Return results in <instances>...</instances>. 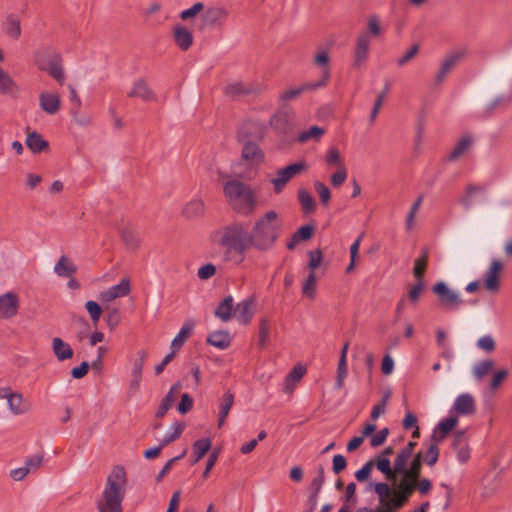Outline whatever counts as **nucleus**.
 Listing matches in <instances>:
<instances>
[{
    "mask_svg": "<svg viewBox=\"0 0 512 512\" xmlns=\"http://www.w3.org/2000/svg\"><path fill=\"white\" fill-rule=\"evenodd\" d=\"M176 386H173L169 393L166 395L165 399L163 400L162 404L159 407V415H164L173 405L175 401L174 391Z\"/></svg>",
    "mask_w": 512,
    "mask_h": 512,
    "instance_id": "nucleus-41",
    "label": "nucleus"
},
{
    "mask_svg": "<svg viewBox=\"0 0 512 512\" xmlns=\"http://www.w3.org/2000/svg\"><path fill=\"white\" fill-rule=\"evenodd\" d=\"M419 50H420L419 45H413L412 47H410L408 49V51L406 53H404L402 55V57L400 58V62L406 63V62L413 61L415 59V56L418 54Z\"/></svg>",
    "mask_w": 512,
    "mask_h": 512,
    "instance_id": "nucleus-56",
    "label": "nucleus"
},
{
    "mask_svg": "<svg viewBox=\"0 0 512 512\" xmlns=\"http://www.w3.org/2000/svg\"><path fill=\"white\" fill-rule=\"evenodd\" d=\"M424 284L422 280H419L409 291V298L412 302H416L423 290Z\"/></svg>",
    "mask_w": 512,
    "mask_h": 512,
    "instance_id": "nucleus-58",
    "label": "nucleus"
},
{
    "mask_svg": "<svg viewBox=\"0 0 512 512\" xmlns=\"http://www.w3.org/2000/svg\"><path fill=\"white\" fill-rule=\"evenodd\" d=\"M433 292L437 295L440 303L445 306H457L460 302L459 294L444 282L435 284Z\"/></svg>",
    "mask_w": 512,
    "mask_h": 512,
    "instance_id": "nucleus-14",
    "label": "nucleus"
},
{
    "mask_svg": "<svg viewBox=\"0 0 512 512\" xmlns=\"http://www.w3.org/2000/svg\"><path fill=\"white\" fill-rule=\"evenodd\" d=\"M503 269V265L499 260H494L485 275L484 286L490 293L498 291L500 286V275Z\"/></svg>",
    "mask_w": 512,
    "mask_h": 512,
    "instance_id": "nucleus-16",
    "label": "nucleus"
},
{
    "mask_svg": "<svg viewBox=\"0 0 512 512\" xmlns=\"http://www.w3.org/2000/svg\"><path fill=\"white\" fill-rule=\"evenodd\" d=\"M472 50L466 45H458L450 48L443 59V64H456L459 62L472 61Z\"/></svg>",
    "mask_w": 512,
    "mask_h": 512,
    "instance_id": "nucleus-15",
    "label": "nucleus"
},
{
    "mask_svg": "<svg viewBox=\"0 0 512 512\" xmlns=\"http://www.w3.org/2000/svg\"><path fill=\"white\" fill-rule=\"evenodd\" d=\"M3 29L10 39H19L22 32L20 18L15 14L7 15L4 20Z\"/></svg>",
    "mask_w": 512,
    "mask_h": 512,
    "instance_id": "nucleus-20",
    "label": "nucleus"
},
{
    "mask_svg": "<svg viewBox=\"0 0 512 512\" xmlns=\"http://www.w3.org/2000/svg\"><path fill=\"white\" fill-rule=\"evenodd\" d=\"M11 85H12L11 79L0 68V87L2 89H8Z\"/></svg>",
    "mask_w": 512,
    "mask_h": 512,
    "instance_id": "nucleus-63",
    "label": "nucleus"
},
{
    "mask_svg": "<svg viewBox=\"0 0 512 512\" xmlns=\"http://www.w3.org/2000/svg\"><path fill=\"white\" fill-rule=\"evenodd\" d=\"M393 449L391 447L386 448L376 457L368 461L362 469L356 472V479L360 482L366 481L374 468L385 475L386 479L391 482V485L398 479L392 470Z\"/></svg>",
    "mask_w": 512,
    "mask_h": 512,
    "instance_id": "nucleus-4",
    "label": "nucleus"
},
{
    "mask_svg": "<svg viewBox=\"0 0 512 512\" xmlns=\"http://www.w3.org/2000/svg\"><path fill=\"white\" fill-rule=\"evenodd\" d=\"M315 282L316 277L314 273H310L307 279L305 280V283L303 284L302 292L304 295L308 297H312L314 295L315 290Z\"/></svg>",
    "mask_w": 512,
    "mask_h": 512,
    "instance_id": "nucleus-45",
    "label": "nucleus"
},
{
    "mask_svg": "<svg viewBox=\"0 0 512 512\" xmlns=\"http://www.w3.org/2000/svg\"><path fill=\"white\" fill-rule=\"evenodd\" d=\"M387 435H388V429L387 428L382 429L381 431H379L376 435H374L371 438V445L374 447L381 445L382 443H384Z\"/></svg>",
    "mask_w": 512,
    "mask_h": 512,
    "instance_id": "nucleus-59",
    "label": "nucleus"
},
{
    "mask_svg": "<svg viewBox=\"0 0 512 512\" xmlns=\"http://www.w3.org/2000/svg\"><path fill=\"white\" fill-rule=\"evenodd\" d=\"M477 345L482 351L491 353L496 348V341L492 336L484 335L478 339Z\"/></svg>",
    "mask_w": 512,
    "mask_h": 512,
    "instance_id": "nucleus-36",
    "label": "nucleus"
},
{
    "mask_svg": "<svg viewBox=\"0 0 512 512\" xmlns=\"http://www.w3.org/2000/svg\"><path fill=\"white\" fill-rule=\"evenodd\" d=\"M493 368V362L491 360H484L474 366L473 374L477 379L483 378Z\"/></svg>",
    "mask_w": 512,
    "mask_h": 512,
    "instance_id": "nucleus-37",
    "label": "nucleus"
},
{
    "mask_svg": "<svg viewBox=\"0 0 512 512\" xmlns=\"http://www.w3.org/2000/svg\"><path fill=\"white\" fill-rule=\"evenodd\" d=\"M346 352L347 345L342 350V355L338 365V384L342 385L346 376Z\"/></svg>",
    "mask_w": 512,
    "mask_h": 512,
    "instance_id": "nucleus-42",
    "label": "nucleus"
},
{
    "mask_svg": "<svg viewBox=\"0 0 512 512\" xmlns=\"http://www.w3.org/2000/svg\"><path fill=\"white\" fill-rule=\"evenodd\" d=\"M458 422L457 417H449L444 421L440 422L437 430L439 432V439H443L448 433H450L456 427Z\"/></svg>",
    "mask_w": 512,
    "mask_h": 512,
    "instance_id": "nucleus-32",
    "label": "nucleus"
},
{
    "mask_svg": "<svg viewBox=\"0 0 512 512\" xmlns=\"http://www.w3.org/2000/svg\"><path fill=\"white\" fill-rule=\"evenodd\" d=\"M427 259L425 256L420 257L416 260L415 266H414V275L419 280H422V277L424 275L425 269H426Z\"/></svg>",
    "mask_w": 512,
    "mask_h": 512,
    "instance_id": "nucleus-48",
    "label": "nucleus"
},
{
    "mask_svg": "<svg viewBox=\"0 0 512 512\" xmlns=\"http://www.w3.org/2000/svg\"><path fill=\"white\" fill-rule=\"evenodd\" d=\"M324 134V129L319 126H312L298 135V141L304 143L309 139H319Z\"/></svg>",
    "mask_w": 512,
    "mask_h": 512,
    "instance_id": "nucleus-30",
    "label": "nucleus"
},
{
    "mask_svg": "<svg viewBox=\"0 0 512 512\" xmlns=\"http://www.w3.org/2000/svg\"><path fill=\"white\" fill-rule=\"evenodd\" d=\"M508 371L506 369H499L493 373V376L490 380V389L492 391H496L502 382L507 378Z\"/></svg>",
    "mask_w": 512,
    "mask_h": 512,
    "instance_id": "nucleus-38",
    "label": "nucleus"
},
{
    "mask_svg": "<svg viewBox=\"0 0 512 512\" xmlns=\"http://www.w3.org/2000/svg\"><path fill=\"white\" fill-rule=\"evenodd\" d=\"M220 243L226 250L241 255L251 248L254 237L242 226L234 225L224 230Z\"/></svg>",
    "mask_w": 512,
    "mask_h": 512,
    "instance_id": "nucleus-3",
    "label": "nucleus"
},
{
    "mask_svg": "<svg viewBox=\"0 0 512 512\" xmlns=\"http://www.w3.org/2000/svg\"><path fill=\"white\" fill-rule=\"evenodd\" d=\"M172 40L181 51H187L194 43L193 31L182 23H175L171 27Z\"/></svg>",
    "mask_w": 512,
    "mask_h": 512,
    "instance_id": "nucleus-10",
    "label": "nucleus"
},
{
    "mask_svg": "<svg viewBox=\"0 0 512 512\" xmlns=\"http://www.w3.org/2000/svg\"><path fill=\"white\" fill-rule=\"evenodd\" d=\"M228 17V10L222 6H209L202 16L203 21L211 26L220 25Z\"/></svg>",
    "mask_w": 512,
    "mask_h": 512,
    "instance_id": "nucleus-18",
    "label": "nucleus"
},
{
    "mask_svg": "<svg viewBox=\"0 0 512 512\" xmlns=\"http://www.w3.org/2000/svg\"><path fill=\"white\" fill-rule=\"evenodd\" d=\"M251 306V299L236 303L232 296H227L216 307L215 316L223 322H228L232 319L234 313L239 311L242 321L248 323L250 320Z\"/></svg>",
    "mask_w": 512,
    "mask_h": 512,
    "instance_id": "nucleus-5",
    "label": "nucleus"
},
{
    "mask_svg": "<svg viewBox=\"0 0 512 512\" xmlns=\"http://www.w3.org/2000/svg\"><path fill=\"white\" fill-rule=\"evenodd\" d=\"M223 195L231 201H242L249 210H254L258 205L256 190L237 178H230L223 183Z\"/></svg>",
    "mask_w": 512,
    "mask_h": 512,
    "instance_id": "nucleus-2",
    "label": "nucleus"
},
{
    "mask_svg": "<svg viewBox=\"0 0 512 512\" xmlns=\"http://www.w3.org/2000/svg\"><path fill=\"white\" fill-rule=\"evenodd\" d=\"M316 187L322 204L327 205L331 198L330 189L322 183H318Z\"/></svg>",
    "mask_w": 512,
    "mask_h": 512,
    "instance_id": "nucleus-51",
    "label": "nucleus"
},
{
    "mask_svg": "<svg viewBox=\"0 0 512 512\" xmlns=\"http://www.w3.org/2000/svg\"><path fill=\"white\" fill-rule=\"evenodd\" d=\"M216 272V267L213 264H206L198 269V276L205 280L212 277Z\"/></svg>",
    "mask_w": 512,
    "mask_h": 512,
    "instance_id": "nucleus-53",
    "label": "nucleus"
},
{
    "mask_svg": "<svg viewBox=\"0 0 512 512\" xmlns=\"http://www.w3.org/2000/svg\"><path fill=\"white\" fill-rule=\"evenodd\" d=\"M89 369V365L87 362H83L79 367H76L72 370V376L76 379H80L84 377Z\"/></svg>",
    "mask_w": 512,
    "mask_h": 512,
    "instance_id": "nucleus-60",
    "label": "nucleus"
},
{
    "mask_svg": "<svg viewBox=\"0 0 512 512\" xmlns=\"http://www.w3.org/2000/svg\"><path fill=\"white\" fill-rule=\"evenodd\" d=\"M439 450L436 444H432L429 446L428 451L426 453V462L428 465H434L438 460Z\"/></svg>",
    "mask_w": 512,
    "mask_h": 512,
    "instance_id": "nucleus-52",
    "label": "nucleus"
},
{
    "mask_svg": "<svg viewBox=\"0 0 512 512\" xmlns=\"http://www.w3.org/2000/svg\"><path fill=\"white\" fill-rule=\"evenodd\" d=\"M415 445L414 442H409L408 445L396 455L394 461H392V470L397 478L399 477V472H404V470L409 469V467H413L416 459L418 460V464H422V453H413Z\"/></svg>",
    "mask_w": 512,
    "mask_h": 512,
    "instance_id": "nucleus-8",
    "label": "nucleus"
},
{
    "mask_svg": "<svg viewBox=\"0 0 512 512\" xmlns=\"http://www.w3.org/2000/svg\"><path fill=\"white\" fill-rule=\"evenodd\" d=\"M347 179V171L345 167L339 166L338 169L331 175V184L334 187L341 186Z\"/></svg>",
    "mask_w": 512,
    "mask_h": 512,
    "instance_id": "nucleus-39",
    "label": "nucleus"
},
{
    "mask_svg": "<svg viewBox=\"0 0 512 512\" xmlns=\"http://www.w3.org/2000/svg\"><path fill=\"white\" fill-rule=\"evenodd\" d=\"M306 168V163L304 161H299L279 170L276 177L271 180L274 190L276 192H280L292 177L303 172Z\"/></svg>",
    "mask_w": 512,
    "mask_h": 512,
    "instance_id": "nucleus-9",
    "label": "nucleus"
},
{
    "mask_svg": "<svg viewBox=\"0 0 512 512\" xmlns=\"http://www.w3.org/2000/svg\"><path fill=\"white\" fill-rule=\"evenodd\" d=\"M40 105L47 113L54 114L60 107V99L57 95L44 94L40 97Z\"/></svg>",
    "mask_w": 512,
    "mask_h": 512,
    "instance_id": "nucleus-24",
    "label": "nucleus"
},
{
    "mask_svg": "<svg viewBox=\"0 0 512 512\" xmlns=\"http://www.w3.org/2000/svg\"><path fill=\"white\" fill-rule=\"evenodd\" d=\"M26 143L27 146L34 152H40L48 146L47 142L36 133L29 134Z\"/></svg>",
    "mask_w": 512,
    "mask_h": 512,
    "instance_id": "nucleus-28",
    "label": "nucleus"
},
{
    "mask_svg": "<svg viewBox=\"0 0 512 512\" xmlns=\"http://www.w3.org/2000/svg\"><path fill=\"white\" fill-rule=\"evenodd\" d=\"M86 309L93 321L97 322L102 314V308L95 301H88L86 303Z\"/></svg>",
    "mask_w": 512,
    "mask_h": 512,
    "instance_id": "nucleus-43",
    "label": "nucleus"
},
{
    "mask_svg": "<svg viewBox=\"0 0 512 512\" xmlns=\"http://www.w3.org/2000/svg\"><path fill=\"white\" fill-rule=\"evenodd\" d=\"M324 255L322 250L313 249L308 252V268L310 273H314L323 263Z\"/></svg>",
    "mask_w": 512,
    "mask_h": 512,
    "instance_id": "nucleus-26",
    "label": "nucleus"
},
{
    "mask_svg": "<svg viewBox=\"0 0 512 512\" xmlns=\"http://www.w3.org/2000/svg\"><path fill=\"white\" fill-rule=\"evenodd\" d=\"M193 448L196 455V461H199L211 448V441L209 438L197 440L194 443Z\"/></svg>",
    "mask_w": 512,
    "mask_h": 512,
    "instance_id": "nucleus-34",
    "label": "nucleus"
},
{
    "mask_svg": "<svg viewBox=\"0 0 512 512\" xmlns=\"http://www.w3.org/2000/svg\"><path fill=\"white\" fill-rule=\"evenodd\" d=\"M241 160L249 166L261 163L264 160V153L254 141H246L241 149Z\"/></svg>",
    "mask_w": 512,
    "mask_h": 512,
    "instance_id": "nucleus-13",
    "label": "nucleus"
},
{
    "mask_svg": "<svg viewBox=\"0 0 512 512\" xmlns=\"http://www.w3.org/2000/svg\"><path fill=\"white\" fill-rule=\"evenodd\" d=\"M35 61L44 64H58L63 61V58L54 47L43 46L35 52Z\"/></svg>",
    "mask_w": 512,
    "mask_h": 512,
    "instance_id": "nucleus-19",
    "label": "nucleus"
},
{
    "mask_svg": "<svg viewBox=\"0 0 512 512\" xmlns=\"http://www.w3.org/2000/svg\"><path fill=\"white\" fill-rule=\"evenodd\" d=\"M382 372L385 375H390L394 370V360L390 355H385L382 364H381Z\"/></svg>",
    "mask_w": 512,
    "mask_h": 512,
    "instance_id": "nucleus-55",
    "label": "nucleus"
},
{
    "mask_svg": "<svg viewBox=\"0 0 512 512\" xmlns=\"http://www.w3.org/2000/svg\"><path fill=\"white\" fill-rule=\"evenodd\" d=\"M422 464H418V460L414 461L413 467L399 472L398 480L390 485L392 491L396 494L402 503L405 504L412 495L413 491L417 489L420 493L426 494L431 489V482L428 479H420Z\"/></svg>",
    "mask_w": 512,
    "mask_h": 512,
    "instance_id": "nucleus-1",
    "label": "nucleus"
},
{
    "mask_svg": "<svg viewBox=\"0 0 512 512\" xmlns=\"http://www.w3.org/2000/svg\"><path fill=\"white\" fill-rule=\"evenodd\" d=\"M298 197L302 208L306 213H312L315 210V201L306 190H300Z\"/></svg>",
    "mask_w": 512,
    "mask_h": 512,
    "instance_id": "nucleus-33",
    "label": "nucleus"
},
{
    "mask_svg": "<svg viewBox=\"0 0 512 512\" xmlns=\"http://www.w3.org/2000/svg\"><path fill=\"white\" fill-rule=\"evenodd\" d=\"M307 369L303 365H296L287 377L288 385L293 388L305 375Z\"/></svg>",
    "mask_w": 512,
    "mask_h": 512,
    "instance_id": "nucleus-31",
    "label": "nucleus"
},
{
    "mask_svg": "<svg viewBox=\"0 0 512 512\" xmlns=\"http://www.w3.org/2000/svg\"><path fill=\"white\" fill-rule=\"evenodd\" d=\"M207 342L218 349H225L231 344L230 333L227 328L218 323H212Z\"/></svg>",
    "mask_w": 512,
    "mask_h": 512,
    "instance_id": "nucleus-12",
    "label": "nucleus"
},
{
    "mask_svg": "<svg viewBox=\"0 0 512 512\" xmlns=\"http://www.w3.org/2000/svg\"><path fill=\"white\" fill-rule=\"evenodd\" d=\"M55 271L59 276H70L75 268L67 257L62 256L55 266Z\"/></svg>",
    "mask_w": 512,
    "mask_h": 512,
    "instance_id": "nucleus-29",
    "label": "nucleus"
},
{
    "mask_svg": "<svg viewBox=\"0 0 512 512\" xmlns=\"http://www.w3.org/2000/svg\"><path fill=\"white\" fill-rule=\"evenodd\" d=\"M364 33H369V39L371 37H379L382 34V27L379 19L376 16H371L367 21V31Z\"/></svg>",
    "mask_w": 512,
    "mask_h": 512,
    "instance_id": "nucleus-35",
    "label": "nucleus"
},
{
    "mask_svg": "<svg viewBox=\"0 0 512 512\" xmlns=\"http://www.w3.org/2000/svg\"><path fill=\"white\" fill-rule=\"evenodd\" d=\"M52 350L59 361L69 360L73 357L71 346L59 337L52 339Z\"/></svg>",
    "mask_w": 512,
    "mask_h": 512,
    "instance_id": "nucleus-21",
    "label": "nucleus"
},
{
    "mask_svg": "<svg viewBox=\"0 0 512 512\" xmlns=\"http://www.w3.org/2000/svg\"><path fill=\"white\" fill-rule=\"evenodd\" d=\"M454 410L457 414H472L475 411L474 399L471 395L463 394L456 398Z\"/></svg>",
    "mask_w": 512,
    "mask_h": 512,
    "instance_id": "nucleus-23",
    "label": "nucleus"
},
{
    "mask_svg": "<svg viewBox=\"0 0 512 512\" xmlns=\"http://www.w3.org/2000/svg\"><path fill=\"white\" fill-rule=\"evenodd\" d=\"M326 161L329 165H340L342 159L339 150L336 148L329 149L326 154Z\"/></svg>",
    "mask_w": 512,
    "mask_h": 512,
    "instance_id": "nucleus-49",
    "label": "nucleus"
},
{
    "mask_svg": "<svg viewBox=\"0 0 512 512\" xmlns=\"http://www.w3.org/2000/svg\"><path fill=\"white\" fill-rule=\"evenodd\" d=\"M204 10L202 2H195L192 6L180 12L179 17L182 21H189L194 19L200 12Z\"/></svg>",
    "mask_w": 512,
    "mask_h": 512,
    "instance_id": "nucleus-27",
    "label": "nucleus"
},
{
    "mask_svg": "<svg viewBox=\"0 0 512 512\" xmlns=\"http://www.w3.org/2000/svg\"><path fill=\"white\" fill-rule=\"evenodd\" d=\"M112 288L119 298L125 297L130 293V281L128 279H122L117 285L113 286Z\"/></svg>",
    "mask_w": 512,
    "mask_h": 512,
    "instance_id": "nucleus-44",
    "label": "nucleus"
},
{
    "mask_svg": "<svg viewBox=\"0 0 512 512\" xmlns=\"http://www.w3.org/2000/svg\"><path fill=\"white\" fill-rule=\"evenodd\" d=\"M370 486L378 497L379 505L376 512H396L404 505L387 482L370 483Z\"/></svg>",
    "mask_w": 512,
    "mask_h": 512,
    "instance_id": "nucleus-6",
    "label": "nucleus"
},
{
    "mask_svg": "<svg viewBox=\"0 0 512 512\" xmlns=\"http://www.w3.org/2000/svg\"><path fill=\"white\" fill-rule=\"evenodd\" d=\"M19 308V299L16 294L8 292L0 296V317H14Z\"/></svg>",
    "mask_w": 512,
    "mask_h": 512,
    "instance_id": "nucleus-17",
    "label": "nucleus"
},
{
    "mask_svg": "<svg viewBox=\"0 0 512 512\" xmlns=\"http://www.w3.org/2000/svg\"><path fill=\"white\" fill-rule=\"evenodd\" d=\"M162 9V4L158 1H153L148 4V6L145 9L144 14L146 16H152L157 14Z\"/></svg>",
    "mask_w": 512,
    "mask_h": 512,
    "instance_id": "nucleus-61",
    "label": "nucleus"
},
{
    "mask_svg": "<svg viewBox=\"0 0 512 512\" xmlns=\"http://www.w3.org/2000/svg\"><path fill=\"white\" fill-rule=\"evenodd\" d=\"M330 61L329 50L325 48L318 49L315 54L316 64H326Z\"/></svg>",
    "mask_w": 512,
    "mask_h": 512,
    "instance_id": "nucleus-57",
    "label": "nucleus"
},
{
    "mask_svg": "<svg viewBox=\"0 0 512 512\" xmlns=\"http://www.w3.org/2000/svg\"><path fill=\"white\" fill-rule=\"evenodd\" d=\"M191 332L190 327H183L180 332L175 336V338L172 340V348L179 349L183 343L188 338L189 334Z\"/></svg>",
    "mask_w": 512,
    "mask_h": 512,
    "instance_id": "nucleus-40",
    "label": "nucleus"
},
{
    "mask_svg": "<svg viewBox=\"0 0 512 512\" xmlns=\"http://www.w3.org/2000/svg\"><path fill=\"white\" fill-rule=\"evenodd\" d=\"M371 40L369 33H361L356 41L354 56L357 62H363L367 59Z\"/></svg>",
    "mask_w": 512,
    "mask_h": 512,
    "instance_id": "nucleus-22",
    "label": "nucleus"
},
{
    "mask_svg": "<svg viewBox=\"0 0 512 512\" xmlns=\"http://www.w3.org/2000/svg\"><path fill=\"white\" fill-rule=\"evenodd\" d=\"M314 233V227L312 225H304L300 227L294 235L300 240V241H306L309 240Z\"/></svg>",
    "mask_w": 512,
    "mask_h": 512,
    "instance_id": "nucleus-47",
    "label": "nucleus"
},
{
    "mask_svg": "<svg viewBox=\"0 0 512 512\" xmlns=\"http://www.w3.org/2000/svg\"><path fill=\"white\" fill-rule=\"evenodd\" d=\"M123 481L109 480L108 487L104 492V499L101 505V512H121V492Z\"/></svg>",
    "mask_w": 512,
    "mask_h": 512,
    "instance_id": "nucleus-7",
    "label": "nucleus"
},
{
    "mask_svg": "<svg viewBox=\"0 0 512 512\" xmlns=\"http://www.w3.org/2000/svg\"><path fill=\"white\" fill-rule=\"evenodd\" d=\"M410 7L421 9L429 5L430 0H407Z\"/></svg>",
    "mask_w": 512,
    "mask_h": 512,
    "instance_id": "nucleus-64",
    "label": "nucleus"
},
{
    "mask_svg": "<svg viewBox=\"0 0 512 512\" xmlns=\"http://www.w3.org/2000/svg\"><path fill=\"white\" fill-rule=\"evenodd\" d=\"M49 74L59 82H64L66 79L75 80L78 78V73L74 69L64 71L62 66H51Z\"/></svg>",
    "mask_w": 512,
    "mask_h": 512,
    "instance_id": "nucleus-25",
    "label": "nucleus"
},
{
    "mask_svg": "<svg viewBox=\"0 0 512 512\" xmlns=\"http://www.w3.org/2000/svg\"><path fill=\"white\" fill-rule=\"evenodd\" d=\"M279 213L276 210L270 209L265 211L255 222L254 231L260 235L265 236L274 232L279 222Z\"/></svg>",
    "mask_w": 512,
    "mask_h": 512,
    "instance_id": "nucleus-11",
    "label": "nucleus"
},
{
    "mask_svg": "<svg viewBox=\"0 0 512 512\" xmlns=\"http://www.w3.org/2000/svg\"><path fill=\"white\" fill-rule=\"evenodd\" d=\"M346 467V460L342 455H336L333 458V470L339 473Z\"/></svg>",
    "mask_w": 512,
    "mask_h": 512,
    "instance_id": "nucleus-62",
    "label": "nucleus"
},
{
    "mask_svg": "<svg viewBox=\"0 0 512 512\" xmlns=\"http://www.w3.org/2000/svg\"><path fill=\"white\" fill-rule=\"evenodd\" d=\"M470 144H471V140L470 139H468V138L462 139L457 144V146L453 149V151L451 152L450 158L451 159L458 158L460 155H462L468 149Z\"/></svg>",
    "mask_w": 512,
    "mask_h": 512,
    "instance_id": "nucleus-46",
    "label": "nucleus"
},
{
    "mask_svg": "<svg viewBox=\"0 0 512 512\" xmlns=\"http://www.w3.org/2000/svg\"><path fill=\"white\" fill-rule=\"evenodd\" d=\"M28 473H29L28 465L20 466V467H16V468L12 469L10 471V477L15 481H20V480L24 479Z\"/></svg>",
    "mask_w": 512,
    "mask_h": 512,
    "instance_id": "nucleus-50",
    "label": "nucleus"
},
{
    "mask_svg": "<svg viewBox=\"0 0 512 512\" xmlns=\"http://www.w3.org/2000/svg\"><path fill=\"white\" fill-rule=\"evenodd\" d=\"M192 404H193L192 399L189 397L188 394L185 393L181 396V401L178 405V411L181 414H185L186 412H188L191 409Z\"/></svg>",
    "mask_w": 512,
    "mask_h": 512,
    "instance_id": "nucleus-54",
    "label": "nucleus"
}]
</instances>
